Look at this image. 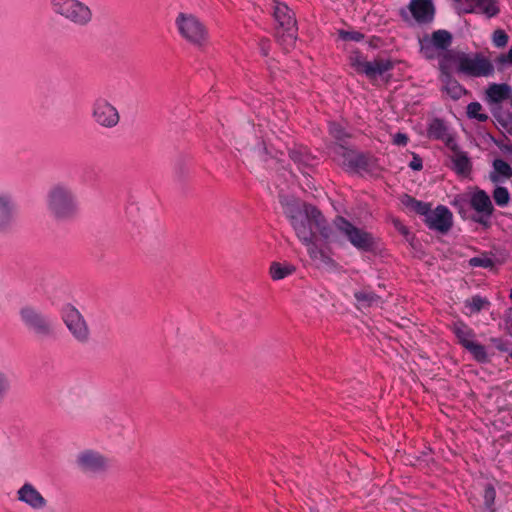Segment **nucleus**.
<instances>
[{"label":"nucleus","mask_w":512,"mask_h":512,"mask_svg":"<svg viewBox=\"0 0 512 512\" xmlns=\"http://www.w3.org/2000/svg\"><path fill=\"white\" fill-rule=\"evenodd\" d=\"M452 331L458 339V342L464 347L467 348L473 342H475V333L474 331L463 322H456L452 326Z\"/></svg>","instance_id":"23"},{"label":"nucleus","mask_w":512,"mask_h":512,"mask_svg":"<svg viewBox=\"0 0 512 512\" xmlns=\"http://www.w3.org/2000/svg\"><path fill=\"white\" fill-rule=\"evenodd\" d=\"M342 169L351 175L378 176L377 162H342Z\"/></svg>","instance_id":"21"},{"label":"nucleus","mask_w":512,"mask_h":512,"mask_svg":"<svg viewBox=\"0 0 512 512\" xmlns=\"http://www.w3.org/2000/svg\"><path fill=\"white\" fill-rule=\"evenodd\" d=\"M484 502L488 508H491L495 502L496 490L492 484H487L484 490Z\"/></svg>","instance_id":"39"},{"label":"nucleus","mask_w":512,"mask_h":512,"mask_svg":"<svg viewBox=\"0 0 512 512\" xmlns=\"http://www.w3.org/2000/svg\"><path fill=\"white\" fill-rule=\"evenodd\" d=\"M339 36L344 41L360 42L364 39V34L359 31L340 30Z\"/></svg>","instance_id":"36"},{"label":"nucleus","mask_w":512,"mask_h":512,"mask_svg":"<svg viewBox=\"0 0 512 512\" xmlns=\"http://www.w3.org/2000/svg\"><path fill=\"white\" fill-rule=\"evenodd\" d=\"M313 261L317 262L319 265L329 268H334L336 266L335 261L328 254L326 250L323 248L319 251L316 258Z\"/></svg>","instance_id":"35"},{"label":"nucleus","mask_w":512,"mask_h":512,"mask_svg":"<svg viewBox=\"0 0 512 512\" xmlns=\"http://www.w3.org/2000/svg\"><path fill=\"white\" fill-rule=\"evenodd\" d=\"M52 11L79 27H85L92 21V11L80 0H50Z\"/></svg>","instance_id":"5"},{"label":"nucleus","mask_w":512,"mask_h":512,"mask_svg":"<svg viewBox=\"0 0 512 512\" xmlns=\"http://www.w3.org/2000/svg\"><path fill=\"white\" fill-rule=\"evenodd\" d=\"M329 134L336 141V149L345 160H365L361 153H359L350 143L351 134L347 128L338 122L329 123Z\"/></svg>","instance_id":"14"},{"label":"nucleus","mask_w":512,"mask_h":512,"mask_svg":"<svg viewBox=\"0 0 512 512\" xmlns=\"http://www.w3.org/2000/svg\"><path fill=\"white\" fill-rule=\"evenodd\" d=\"M410 167L415 171L423 169V162H410Z\"/></svg>","instance_id":"49"},{"label":"nucleus","mask_w":512,"mask_h":512,"mask_svg":"<svg viewBox=\"0 0 512 512\" xmlns=\"http://www.w3.org/2000/svg\"><path fill=\"white\" fill-rule=\"evenodd\" d=\"M259 49L263 56H268L270 50V41L268 39H261L259 42Z\"/></svg>","instance_id":"47"},{"label":"nucleus","mask_w":512,"mask_h":512,"mask_svg":"<svg viewBox=\"0 0 512 512\" xmlns=\"http://www.w3.org/2000/svg\"><path fill=\"white\" fill-rule=\"evenodd\" d=\"M395 228L403 235L408 234V228L398 219L393 220Z\"/></svg>","instance_id":"48"},{"label":"nucleus","mask_w":512,"mask_h":512,"mask_svg":"<svg viewBox=\"0 0 512 512\" xmlns=\"http://www.w3.org/2000/svg\"><path fill=\"white\" fill-rule=\"evenodd\" d=\"M19 316L24 326L40 339L55 336V328L51 319L31 305L20 308Z\"/></svg>","instance_id":"6"},{"label":"nucleus","mask_w":512,"mask_h":512,"mask_svg":"<svg viewBox=\"0 0 512 512\" xmlns=\"http://www.w3.org/2000/svg\"><path fill=\"white\" fill-rule=\"evenodd\" d=\"M272 14L276 22L275 37L285 49L292 47L297 39V22L294 12L282 2H274Z\"/></svg>","instance_id":"2"},{"label":"nucleus","mask_w":512,"mask_h":512,"mask_svg":"<svg viewBox=\"0 0 512 512\" xmlns=\"http://www.w3.org/2000/svg\"><path fill=\"white\" fill-rule=\"evenodd\" d=\"M470 206L479 214L475 221L488 227L494 211L489 195L484 190H477L470 197Z\"/></svg>","instance_id":"18"},{"label":"nucleus","mask_w":512,"mask_h":512,"mask_svg":"<svg viewBox=\"0 0 512 512\" xmlns=\"http://www.w3.org/2000/svg\"><path fill=\"white\" fill-rule=\"evenodd\" d=\"M316 238H311L307 242H301L306 248L309 257L313 260L316 258L319 251L322 249L316 244Z\"/></svg>","instance_id":"40"},{"label":"nucleus","mask_w":512,"mask_h":512,"mask_svg":"<svg viewBox=\"0 0 512 512\" xmlns=\"http://www.w3.org/2000/svg\"><path fill=\"white\" fill-rule=\"evenodd\" d=\"M47 207L51 215L58 220L74 217L78 206L74 193L65 185L53 186L47 194Z\"/></svg>","instance_id":"3"},{"label":"nucleus","mask_w":512,"mask_h":512,"mask_svg":"<svg viewBox=\"0 0 512 512\" xmlns=\"http://www.w3.org/2000/svg\"><path fill=\"white\" fill-rule=\"evenodd\" d=\"M488 304L489 302L479 295L465 301V306L469 309L470 313H478Z\"/></svg>","instance_id":"32"},{"label":"nucleus","mask_w":512,"mask_h":512,"mask_svg":"<svg viewBox=\"0 0 512 512\" xmlns=\"http://www.w3.org/2000/svg\"><path fill=\"white\" fill-rule=\"evenodd\" d=\"M11 389V381L8 374L0 370V402L4 401Z\"/></svg>","instance_id":"34"},{"label":"nucleus","mask_w":512,"mask_h":512,"mask_svg":"<svg viewBox=\"0 0 512 512\" xmlns=\"http://www.w3.org/2000/svg\"><path fill=\"white\" fill-rule=\"evenodd\" d=\"M494 170L490 174V179L494 183L502 182L512 177V168L508 162H493Z\"/></svg>","instance_id":"26"},{"label":"nucleus","mask_w":512,"mask_h":512,"mask_svg":"<svg viewBox=\"0 0 512 512\" xmlns=\"http://www.w3.org/2000/svg\"><path fill=\"white\" fill-rule=\"evenodd\" d=\"M510 297H511V299H512V289H511Z\"/></svg>","instance_id":"52"},{"label":"nucleus","mask_w":512,"mask_h":512,"mask_svg":"<svg viewBox=\"0 0 512 512\" xmlns=\"http://www.w3.org/2000/svg\"><path fill=\"white\" fill-rule=\"evenodd\" d=\"M333 225L353 247L359 251L370 252L377 247V239L365 229L359 228L343 216H337Z\"/></svg>","instance_id":"4"},{"label":"nucleus","mask_w":512,"mask_h":512,"mask_svg":"<svg viewBox=\"0 0 512 512\" xmlns=\"http://www.w3.org/2000/svg\"><path fill=\"white\" fill-rule=\"evenodd\" d=\"M419 200H416L415 198L405 194L401 197V203L411 211L414 210V206L418 204Z\"/></svg>","instance_id":"43"},{"label":"nucleus","mask_w":512,"mask_h":512,"mask_svg":"<svg viewBox=\"0 0 512 512\" xmlns=\"http://www.w3.org/2000/svg\"><path fill=\"white\" fill-rule=\"evenodd\" d=\"M408 136L405 133H396L393 136V144L397 146H405L408 143Z\"/></svg>","instance_id":"46"},{"label":"nucleus","mask_w":512,"mask_h":512,"mask_svg":"<svg viewBox=\"0 0 512 512\" xmlns=\"http://www.w3.org/2000/svg\"><path fill=\"white\" fill-rule=\"evenodd\" d=\"M467 115L469 118L477 119L480 122H485L488 115L482 113V105L479 102H471L467 106Z\"/></svg>","instance_id":"31"},{"label":"nucleus","mask_w":512,"mask_h":512,"mask_svg":"<svg viewBox=\"0 0 512 512\" xmlns=\"http://www.w3.org/2000/svg\"><path fill=\"white\" fill-rule=\"evenodd\" d=\"M90 115L95 124L105 129H112L120 122L118 109L104 97L94 99Z\"/></svg>","instance_id":"10"},{"label":"nucleus","mask_w":512,"mask_h":512,"mask_svg":"<svg viewBox=\"0 0 512 512\" xmlns=\"http://www.w3.org/2000/svg\"><path fill=\"white\" fill-rule=\"evenodd\" d=\"M508 35L505 31L498 29L493 33V44L494 46L501 48L507 45L508 43Z\"/></svg>","instance_id":"38"},{"label":"nucleus","mask_w":512,"mask_h":512,"mask_svg":"<svg viewBox=\"0 0 512 512\" xmlns=\"http://www.w3.org/2000/svg\"><path fill=\"white\" fill-rule=\"evenodd\" d=\"M296 271V267L289 263L273 262L270 265L269 274L274 281L282 280Z\"/></svg>","instance_id":"25"},{"label":"nucleus","mask_w":512,"mask_h":512,"mask_svg":"<svg viewBox=\"0 0 512 512\" xmlns=\"http://www.w3.org/2000/svg\"><path fill=\"white\" fill-rule=\"evenodd\" d=\"M348 60L356 73L363 74L370 80L376 79L394 68V63L390 59L378 57L373 61H367L359 51L352 52Z\"/></svg>","instance_id":"7"},{"label":"nucleus","mask_w":512,"mask_h":512,"mask_svg":"<svg viewBox=\"0 0 512 512\" xmlns=\"http://www.w3.org/2000/svg\"><path fill=\"white\" fill-rule=\"evenodd\" d=\"M404 21H409L410 15L418 24L431 23L435 16V7L432 0H410L407 9L399 11Z\"/></svg>","instance_id":"15"},{"label":"nucleus","mask_w":512,"mask_h":512,"mask_svg":"<svg viewBox=\"0 0 512 512\" xmlns=\"http://www.w3.org/2000/svg\"><path fill=\"white\" fill-rule=\"evenodd\" d=\"M175 24L179 34L192 45L200 47L207 42V28L195 15L179 13Z\"/></svg>","instance_id":"8"},{"label":"nucleus","mask_w":512,"mask_h":512,"mask_svg":"<svg viewBox=\"0 0 512 512\" xmlns=\"http://www.w3.org/2000/svg\"><path fill=\"white\" fill-rule=\"evenodd\" d=\"M279 198L284 208V213L289 218L290 224L301 242H307L311 238H316V231L324 238L329 237L327 222L315 206L304 204L303 208H300L294 200L290 201L282 195Z\"/></svg>","instance_id":"1"},{"label":"nucleus","mask_w":512,"mask_h":512,"mask_svg":"<svg viewBox=\"0 0 512 512\" xmlns=\"http://www.w3.org/2000/svg\"><path fill=\"white\" fill-rule=\"evenodd\" d=\"M493 198L498 206L504 207L509 203L510 195L505 187H497L493 191Z\"/></svg>","instance_id":"33"},{"label":"nucleus","mask_w":512,"mask_h":512,"mask_svg":"<svg viewBox=\"0 0 512 512\" xmlns=\"http://www.w3.org/2000/svg\"><path fill=\"white\" fill-rule=\"evenodd\" d=\"M474 10L485 14L488 18L495 17L499 13L496 0H473Z\"/></svg>","instance_id":"27"},{"label":"nucleus","mask_w":512,"mask_h":512,"mask_svg":"<svg viewBox=\"0 0 512 512\" xmlns=\"http://www.w3.org/2000/svg\"><path fill=\"white\" fill-rule=\"evenodd\" d=\"M354 297L358 308H368L383 303L382 298L370 289L356 291Z\"/></svg>","instance_id":"24"},{"label":"nucleus","mask_w":512,"mask_h":512,"mask_svg":"<svg viewBox=\"0 0 512 512\" xmlns=\"http://www.w3.org/2000/svg\"><path fill=\"white\" fill-rule=\"evenodd\" d=\"M17 500L33 510H42L47 506V500L30 482H25L16 492Z\"/></svg>","instance_id":"20"},{"label":"nucleus","mask_w":512,"mask_h":512,"mask_svg":"<svg viewBox=\"0 0 512 512\" xmlns=\"http://www.w3.org/2000/svg\"><path fill=\"white\" fill-rule=\"evenodd\" d=\"M453 40L452 34L444 29L434 31L419 39L420 52L428 60L439 56V52L447 51Z\"/></svg>","instance_id":"11"},{"label":"nucleus","mask_w":512,"mask_h":512,"mask_svg":"<svg viewBox=\"0 0 512 512\" xmlns=\"http://www.w3.org/2000/svg\"><path fill=\"white\" fill-rule=\"evenodd\" d=\"M425 223L432 230L446 233L452 227L453 215L446 206L439 205L430 211Z\"/></svg>","instance_id":"19"},{"label":"nucleus","mask_w":512,"mask_h":512,"mask_svg":"<svg viewBox=\"0 0 512 512\" xmlns=\"http://www.w3.org/2000/svg\"><path fill=\"white\" fill-rule=\"evenodd\" d=\"M76 464L81 471L89 474H99L108 468L107 458L94 450L80 452L77 455Z\"/></svg>","instance_id":"17"},{"label":"nucleus","mask_w":512,"mask_h":512,"mask_svg":"<svg viewBox=\"0 0 512 512\" xmlns=\"http://www.w3.org/2000/svg\"><path fill=\"white\" fill-rule=\"evenodd\" d=\"M413 160H414V161H417V160H421V159L418 157V155L413 154Z\"/></svg>","instance_id":"51"},{"label":"nucleus","mask_w":512,"mask_h":512,"mask_svg":"<svg viewBox=\"0 0 512 512\" xmlns=\"http://www.w3.org/2000/svg\"><path fill=\"white\" fill-rule=\"evenodd\" d=\"M468 264L472 268L481 267L491 269L495 265V260L490 254L484 252L478 256L470 258L468 260Z\"/></svg>","instance_id":"29"},{"label":"nucleus","mask_w":512,"mask_h":512,"mask_svg":"<svg viewBox=\"0 0 512 512\" xmlns=\"http://www.w3.org/2000/svg\"><path fill=\"white\" fill-rule=\"evenodd\" d=\"M414 212H416L419 215L425 216V219H427V216L429 215L431 211V207L428 203L419 201L416 206H414Z\"/></svg>","instance_id":"41"},{"label":"nucleus","mask_w":512,"mask_h":512,"mask_svg":"<svg viewBox=\"0 0 512 512\" xmlns=\"http://www.w3.org/2000/svg\"><path fill=\"white\" fill-rule=\"evenodd\" d=\"M12 221V204L6 196H0V229L6 228Z\"/></svg>","instance_id":"28"},{"label":"nucleus","mask_w":512,"mask_h":512,"mask_svg":"<svg viewBox=\"0 0 512 512\" xmlns=\"http://www.w3.org/2000/svg\"><path fill=\"white\" fill-rule=\"evenodd\" d=\"M60 314L74 340L80 344H87L91 338V331L80 311L73 305L66 304L61 308Z\"/></svg>","instance_id":"9"},{"label":"nucleus","mask_w":512,"mask_h":512,"mask_svg":"<svg viewBox=\"0 0 512 512\" xmlns=\"http://www.w3.org/2000/svg\"><path fill=\"white\" fill-rule=\"evenodd\" d=\"M507 122H508V124H509V125H511V127H512V114H509V115H508Z\"/></svg>","instance_id":"50"},{"label":"nucleus","mask_w":512,"mask_h":512,"mask_svg":"<svg viewBox=\"0 0 512 512\" xmlns=\"http://www.w3.org/2000/svg\"><path fill=\"white\" fill-rule=\"evenodd\" d=\"M427 132L429 138L441 140L445 143V146L451 152L450 160H469L466 153L459 147L455 137L449 133L443 120L439 118L432 119Z\"/></svg>","instance_id":"12"},{"label":"nucleus","mask_w":512,"mask_h":512,"mask_svg":"<svg viewBox=\"0 0 512 512\" xmlns=\"http://www.w3.org/2000/svg\"><path fill=\"white\" fill-rule=\"evenodd\" d=\"M511 88L509 85L502 83H493L486 90L487 99L492 103H501L510 97Z\"/></svg>","instance_id":"22"},{"label":"nucleus","mask_w":512,"mask_h":512,"mask_svg":"<svg viewBox=\"0 0 512 512\" xmlns=\"http://www.w3.org/2000/svg\"><path fill=\"white\" fill-rule=\"evenodd\" d=\"M458 72L471 77L490 76L494 72L493 65L485 57L477 54L470 57L467 54H459L457 56Z\"/></svg>","instance_id":"13"},{"label":"nucleus","mask_w":512,"mask_h":512,"mask_svg":"<svg viewBox=\"0 0 512 512\" xmlns=\"http://www.w3.org/2000/svg\"><path fill=\"white\" fill-rule=\"evenodd\" d=\"M451 52H446L439 62L440 81L443 90L454 100L460 99L466 94V89L451 75L447 61L452 59Z\"/></svg>","instance_id":"16"},{"label":"nucleus","mask_w":512,"mask_h":512,"mask_svg":"<svg viewBox=\"0 0 512 512\" xmlns=\"http://www.w3.org/2000/svg\"><path fill=\"white\" fill-rule=\"evenodd\" d=\"M465 349L468 350L478 362L485 363L488 361L486 348L482 344L475 341Z\"/></svg>","instance_id":"30"},{"label":"nucleus","mask_w":512,"mask_h":512,"mask_svg":"<svg viewBox=\"0 0 512 512\" xmlns=\"http://www.w3.org/2000/svg\"><path fill=\"white\" fill-rule=\"evenodd\" d=\"M495 61L499 65L512 64V47L506 54L499 55Z\"/></svg>","instance_id":"44"},{"label":"nucleus","mask_w":512,"mask_h":512,"mask_svg":"<svg viewBox=\"0 0 512 512\" xmlns=\"http://www.w3.org/2000/svg\"><path fill=\"white\" fill-rule=\"evenodd\" d=\"M453 170H455L459 174H464L470 171L471 162H452Z\"/></svg>","instance_id":"42"},{"label":"nucleus","mask_w":512,"mask_h":512,"mask_svg":"<svg viewBox=\"0 0 512 512\" xmlns=\"http://www.w3.org/2000/svg\"><path fill=\"white\" fill-rule=\"evenodd\" d=\"M308 155V149L303 146H294L289 148L290 160H304Z\"/></svg>","instance_id":"37"},{"label":"nucleus","mask_w":512,"mask_h":512,"mask_svg":"<svg viewBox=\"0 0 512 512\" xmlns=\"http://www.w3.org/2000/svg\"><path fill=\"white\" fill-rule=\"evenodd\" d=\"M498 148L503 156L510 157L512 160V144L502 141L498 144Z\"/></svg>","instance_id":"45"}]
</instances>
